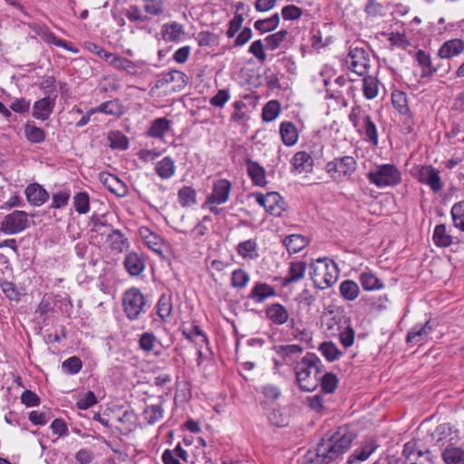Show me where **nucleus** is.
<instances>
[{
    "label": "nucleus",
    "instance_id": "49530a36",
    "mask_svg": "<svg viewBox=\"0 0 464 464\" xmlns=\"http://www.w3.org/2000/svg\"><path fill=\"white\" fill-rule=\"evenodd\" d=\"M319 351L328 362H334L339 359L343 353L333 342H324L319 346Z\"/></svg>",
    "mask_w": 464,
    "mask_h": 464
},
{
    "label": "nucleus",
    "instance_id": "58836bf2",
    "mask_svg": "<svg viewBox=\"0 0 464 464\" xmlns=\"http://www.w3.org/2000/svg\"><path fill=\"white\" fill-rule=\"evenodd\" d=\"M378 448V444L374 440H369L361 448L357 449L349 458V462L353 463V459L359 461L366 460Z\"/></svg>",
    "mask_w": 464,
    "mask_h": 464
},
{
    "label": "nucleus",
    "instance_id": "6ab92c4d",
    "mask_svg": "<svg viewBox=\"0 0 464 464\" xmlns=\"http://www.w3.org/2000/svg\"><path fill=\"white\" fill-rule=\"evenodd\" d=\"M294 169L298 173H309L313 170L314 160L305 151L296 152L292 160Z\"/></svg>",
    "mask_w": 464,
    "mask_h": 464
},
{
    "label": "nucleus",
    "instance_id": "13d9d810",
    "mask_svg": "<svg viewBox=\"0 0 464 464\" xmlns=\"http://www.w3.org/2000/svg\"><path fill=\"white\" fill-rule=\"evenodd\" d=\"M71 193L69 189H61L52 196L51 208H62L68 204Z\"/></svg>",
    "mask_w": 464,
    "mask_h": 464
},
{
    "label": "nucleus",
    "instance_id": "72a5a7b5",
    "mask_svg": "<svg viewBox=\"0 0 464 464\" xmlns=\"http://www.w3.org/2000/svg\"><path fill=\"white\" fill-rule=\"evenodd\" d=\"M100 179L111 192L119 196L125 193L123 183L115 175L102 173Z\"/></svg>",
    "mask_w": 464,
    "mask_h": 464
},
{
    "label": "nucleus",
    "instance_id": "a211bd4d",
    "mask_svg": "<svg viewBox=\"0 0 464 464\" xmlns=\"http://www.w3.org/2000/svg\"><path fill=\"white\" fill-rule=\"evenodd\" d=\"M24 192L27 200L34 206H42L49 198L48 192L39 184H30Z\"/></svg>",
    "mask_w": 464,
    "mask_h": 464
},
{
    "label": "nucleus",
    "instance_id": "2f4dec72",
    "mask_svg": "<svg viewBox=\"0 0 464 464\" xmlns=\"http://www.w3.org/2000/svg\"><path fill=\"white\" fill-rule=\"evenodd\" d=\"M415 59L421 67V77H431L437 69L432 65L430 56L423 50H419L415 54Z\"/></svg>",
    "mask_w": 464,
    "mask_h": 464
},
{
    "label": "nucleus",
    "instance_id": "f8f14e48",
    "mask_svg": "<svg viewBox=\"0 0 464 464\" xmlns=\"http://www.w3.org/2000/svg\"><path fill=\"white\" fill-rule=\"evenodd\" d=\"M232 184L226 179H220L213 183L212 191L207 197L205 205H221L229 199Z\"/></svg>",
    "mask_w": 464,
    "mask_h": 464
},
{
    "label": "nucleus",
    "instance_id": "e2e57ef3",
    "mask_svg": "<svg viewBox=\"0 0 464 464\" xmlns=\"http://www.w3.org/2000/svg\"><path fill=\"white\" fill-rule=\"evenodd\" d=\"M234 111L231 114V121L242 123L247 121L248 117L246 116L244 110L246 108V104L242 101H237L233 103Z\"/></svg>",
    "mask_w": 464,
    "mask_h": 464
},
{
    "label": "nucleus",
    "instance_id": "79ce46f5",
    "mask_svg": "<svg viewBox=\"0 0 464 464\" xmlns=\"http://www.w3.org/2000/svg\"><path fill=\"white\" fill-rule=\"evenodd\" d=\"M362 92L366 99L372 100L378 95L379 82L376 77L363 75Z\"/></svg>",
    "mask_w": 464,
    "mask_h": 464
},
{
    "label": "nucleus",
    "instance_id": "412c9836",
    "mask_svg": "<svg viewBox=\"0 0 464 464\" xmlns=\"http://www.w3.org/2000/svg\"><path fill=\"white\" fill-rule=\"evenodd\" d=\"M246 165L247 169V174L251 178L254 185L259 187L266 186V179L265 169L251 159L246 160Z\"/></svg>",
    "mask_w": 464,
    "mask_h": 464
},
{
    "label": "nucleus",
    "instance_id": "bf43d9fd",
    "mask_svg": "<svg viewBox=\"0 0 464 464\" xmlns=\"http://www.w3.org/2000/svg\"><path fill=\"white\" fill-rule=\"evenodd\" d=\"M392 101L394 107L401 113L407 114L410 111L406 93L402 92H393Z\"/></svg>",
    "mask_w": 464,
    "mask_h": 464
},
{
    "label": "nucleus",
    "instance_id": "de8ad7c7",
    "mask_svg": "<svg viewBox=\"0 0 464 464\" xmlns=\"http://www.w3.org/2000/svg\"><path fill=\"white\" fill-rule=\"evenodd\" d=\"M162 417L163 408L160 405H150L143 411L144 420L150 425L155 424L161 420Z\"/></svg>",
    "mask_w": 464,
    "mask_h": 464
},
{
    "label": "nucleus",
    "instance_id": "cd10ccee",
    "mask_svg": "<svg viewBox=\"0 0 464 464\" xmlns=\"http://www.w3.org/2000/svg\"><path fill=\"white\" fill-rule=\"evenodd\" d=\"M306 270V264L303 261L291 262L288 275L284 278V285L295 283L302 279Z\"/></svg>",
    "mask_w": 464,
    "mask_h": 464
},
{
    "label": "nucleus",
    "instance_id": "aec40b11",
    "mask_svg": "<svg viewBox=\"0 0 464 464\" xmlns=\"http://www.w3.org/2000/svg\"><path fill=\"white\" fill-rule=\"evenodd\" d=\"M276 295V292L273 286L266 283L256 282L248 297L256 303H263L266 298Z\"/></svg>",
    "mask_w": 464,
    "mask_h": 464
},
{
    "label": "nucleus",
    "instance_id": "a18cd8bd",
    "mask_svg": "<svg viewBox=\"0 0 464 464\" xmlns=\"http://www.w3.org/2000/svg\"><path fill=\"white\" fill-rule=\"evenodd\" d=\"M322 392L323 394H330L333 393L338 384V379L336 375L333 372H325L324 374L321 373L320 382Z\"/></svg>",
    "mask_w": 464,
    "mask_h": 464
},
{
    "label": "nucleus",
    "instance_id": "f257e3e1",
    "mask_svg": "<svg viewBox=\"0 0 464 464\" xmlns=\"http://www.w3.org/2000/svg\"><path fill=\"white\" fill-rule=\"evenodd\" d=\"M355 437V434L346 426L328 431L321 439L314 451L309 450L305 454L306 463L330 464L351 448Z\"/></svg>",
    "mask_w": 464,
    "mask_h": 464
},
{
    "label": "nucleus",
    "instance_id": "69168bd1",
    "mask_svg": "<svg viewBox=\"0 0 464 464\" xmlns=\"http://www.w3.org/2000/svg\"><path fill=\"white\" fill-rule=\"evenodd\" d=\"M63 369L69 374H76L78 373L82 367V362L81 361V359L77 356H72L68 359H66L63 362Z\"/></svg>",
    "mask_w": 464,
    "mask_h": 464
},
{
    "label": "nucleus",
    "instance_id": "6e6552de",
    "mask_svg": "<svg viewBox=\"0 0 464 464\" xmlns=\"http://www.w3.org/2000/svg\"><path fill=\"white\" fill-rule=\"evenodd\" d=\"M346 63L358 75L363 76L369 72L370 56L362 47H351Z\"/></svg>",
    "mask_w": 464,
    "mask_h": 464
},
{
    "label": "nucleus",
    "instance_id": "ddd939ff",
    "mask_svg": "<svg viewBox=\"0 0 464 464\" xmlns=\"http://www.w3.org/2000/svg\"><path fill=\"white\" fill-rule=\"evenodd\" d=\"M464 51V41L459 38L446 41L439 49L438 56L441 59H450Z\"/></svg>",
    "mask_w": 464,
    "mask_h": 464
},
{
    "label": "nucleus",
    "instance_id": "ea45409f",
    "mask_svg": "<svg viewBox=\"0 0 464 464\" xmlns=\"http://www.w3.org/2000/svg\"><path fill=\"white\" fill-rule=\"evenodd\" d=\"M175 163L170 157H165L157 162L156 173L163 179L171 178L175 173Z\"/></svg>",
    "mask_w": 464,
    "mask_h": 464
},
{
    "label": "nucleus",
    "instance_id": "473e14b6",
    "mask_svg": "<svg viewBox=\"0 0 464 464\" xmlns=\"http://www.w3.org/2000/svg\"><path fill=\"white\" fill-rule=\"evenodd\" d=\"M170 121L167 118H158L151 122L148 130V135L152 138L161 139L169 131Z\"/></svg>",
    "mask_w": 464,
    "mask_h": 464
},
{
    "label": "nucleus",
    "instance_id": "0e129e2a",
    "mask_svg": "<svg viewBox=\"0 0 464 464\" xmlns=\"http://www.w3.org/2000/svg\"><path fill=\"white\" fill-rule=\"evenodd\" d=\"M43 39L48 43V44H54L55 46H58V47H63V49L65 50H68V51H71L74 53H76L78 52L77 49L75 48H72L70 46V44L56 37L54 35V34H53L52 32H50V30L48 29L45 33V34L44 35Z\"/></svg>",
    "mask_w": 464,
    "mask_h": 464
},
{
    "label": "nucleus",
    "instance_id": "423d86ee",
    "mask_svg": "<svg viewBox=\"0 0 464 464\" xmlns=\"http://www.w3.org/2000/svg\"><path fill=\"white\" fill-rule=\"evenodd\" d=\"M122 304L126 316L131 321L145 312V297L137 288H130L124 293Z\"/></svg>",
    "mask_w": 464,
    "mask_h": 464
},
{
    "label": "nucleus",
    "instance_id": "4be33fe9",
    "mask_svg": "<svg viewBox=\"0 0 464 464\" xmlns=\"http://www.w3.org/2000/svg\"><path fill=\"white\" fill-rule=\"evenodd\" d=\"M361 131H357L360 135L364 136V140L373 146H377L379 143L378 131L375 123L368 114L364 117V121L361 123Z\"/></svg>",
    "mask_w": 464,
    "mask_h": 464
},
{
    "label": "nucleus",
    "instance_id": "0eeeda50",
    "mask_svg": "<svg viewBox=\"0 0 464 464\" xmlns=\"http://www.w3.org/2000/svg\"><path fill=\"white\" fill-rule=\"evenodd\" d=\"M28 227V214L23 210H14L3 218L0 231L5 235H15L23 232Z\"/></svg>",
    "mask_w": 464,
    "mask_h": 464
},
{
    "label": "nucleus",
    "instance_id": "dca6fc26",
    "mask_svg": "<svg viewBox=\"0 0 464 464\" xmlns=\"http://www.w3.org/2000/svg\"><path fill=\"white\" fill-rule=\"evenodd\" d=\"M139 235L144 241V243L150 247L152 251L161 254L162 253V245L163 240L160 235L155 232H152L147 227H141L139 229Z\"/></svg>",
    "mask_w": 464,
    "mask_h": 464
},
{
    "label": "nucleus",
    "instance_id": "f704fd0d",
    "mask_svg": "<svg viewBox=\"0 0 464 464\" xmlns=\"http://www.w3.org/2000/svg\"><path fill=\"white\" fill-rule=\"evenodd\" d=\"M341 296L346 301L355 300L360 294V288L356 282L346 279L339 286Z\"/></svg>",
    "mask_w": 464,
    "mask_h": 464
},
{
    "label": "nucleus",
    "instance_id": "338daca9",
    "mask_svg": "<svg viewBox=\"0 0 464 464\" xmlns=\"http://www.w3.org/2000/svg\"><path fill=\"white\" fill-rule=\"evenodd\" d=\"M276 353L283 358H290L294 355L300 354L303 348L298 344H285L276 347Z\"/></svg>",
    "mask_w": 464,
    "mask_h": 464
},
{
    "label": "nucleus",
    "instance_id": "2eb2a0df",
    "mask_svg": "<svg viewBox=\"0 0 464 464\" xmlns=\"http://www.w3.org/2000/svg\"><path fill=\"white\" fill-rule=\"evenodd\" d=\"M124 266L130 276H137L144 271L145 260L141 255L131 252L126 256Z\"/></svg>",
    "mask_w": 464,
    "mask_h": 464
},
{
    "label": "nucleus",
    "instance_id": "e433bc0d",
    "mask_svg": "<svg viewBox=\"0 0 464 464\" xmlns=\"http://www.w3.org/2000/svg\"><path fill=\"white\" fill-rule=\"evenodd\" d=\"M185 34L183 26L179 23L165 24L162 28V36L165 41L178 42Z\"/></svg>",
    "mask_w": 464,
    "mask_h": 464
},
{
    "label": "nucleus",
    "instance_id": "f3484780",
    "mask_svg": "<svg viewBox=\"0 0 464 464\" xmlns=\"http://www.w3.org/2000/svg\"><path fill=\"white\" fill-rule=\"evenodd\" d=\"M97 112L121 117L124 113V107L119 100L102 102L99 106L90 109V114Z\"/></svg>",
    "mask_w": 464,
    "mask_h": 464
},
{
    "label": "nucleus",
    "instance_id": "c03bdc74",
    "mask_svg": "<svg viewBox=\"0 0 464 464\" xmlns=\"http://www.w3.org/2000/svg\"><path fill=\"white\" fill-rule=\"evenodd\" d=\"M179 202L183 208H189L196 204V190L191 187H183L178 193Z\"/></svg>",
    "mask_w": 464,
    "mask_h": 464
},
{
    "label": "nucleus",
    "instance_id": "a878e982",
    "mask_svg": "<svg viewBox=\"0 0 464 464\" xmlns=\"http://www.w3.org/2000/svg\"><path fill=\"white\" fill-rule=\"evenodd\" d=\"M280 136L285 145L293 146L298 140V131L291 121H283L280 124Z\"/></svg>",
    "mask_w": 464,
    "mask_h": 464
},
{
    "label": "nucleus",
    "instance_id": "774afa93",
    "mask_svg": "<svg viewBox=\"0 0 464 464\" xmlns=\"http://www.w3.org/2000/svg\"><path fill=\"white\" fill-rule=\"evenodd\" d=\"M388 40L391 42L392 45L400 47L403 50H406L411 46V42L404 34L391 33Z\"/></svg>",
    "mask_w": 464,
    "mask_h": 464
},
{
    "label": "nucleus",
    "instance_id": "7ed1b4c3",
    "mask_svg": "<svg viewBox=\"0 0 464 464\" xmlns=\"http://www.w3.org/2000/svg\"><path fill=\"white\" fill-rule=\"evenodd\" d=\"M310 275L314 285L324 290L335 284L338 278V268L334 261L319 258L311 265Z\"/></svg>",
    "mask_w": 464,
    "mask_h": 464
},
{
    "label": "nucleus",
    "instance_id": "09e8293b",
    "mask_svg": "<svg viewBox=\"0 0 464 464\" xmlns=\"http://www.w3.org/2000/svg\"><path fill=\"white\" fill-rule=\"evenodd\" d=\"M24 135L32 143H41L45 140L44 130L31 123L25 124Z\"/></svg>",
    "mask_w": 464,
    "mask_h": 464
},
{
    "label": "nucleus",
    "instance_id": "c9c22d12",
    "mask_svg": "<svg viewBox=\"0 0 464 464\" xmlns=\"http://www.w3.org/2000/svg\"><path fill=\"white\" fill-rule=\"evenodd\" d=\"M307 244V238L300 234H293L284 239V245L290 253H298L304 248Z\"/></svg>",
    "mask_w": 464,
    "mask_h": 464
},
{
    "label": "nucleus",
    "instance_id": "bb28decb",
    "mask_svg": "<svg viewBox=\"0 0 464 464\" xmlns=\"http://www.w3.org/2000/svg\"><path fill=\"white\" fill-rule=\"evenodd\" d=\"M107 240L110 244V247L119 253L127 250L130 246L128 238L119 229L112 230L108 235Z\"/></svg>",
    "mask_w": 464,
    "mask_h": 464
},
{
    "label": "nucleus",
    "instance_id": "052dcab7",
    "mask_svg": "<svg viewBox=\"0 0 464 464\" xmlns=\"http://www.w3.org/2000/svg\"><path fill=\"white\" fill-rule=\"evenodd\" d=\"M367 115L368 113L360 106L352 108L349 114V120L357 131L362 130L361 123L364 121V117H367Z\"/></svg>",
    "mask_w": 464,
    "mask_h": 464
},
{
    "label": "nucleus",
    "instance_id": "b1692460",
    "mask_svg": "<svg viewBox=\"0 0 464 464\" xmlns=\"http://www.w3.org/2000/svg\"><path fill=\"white\" fill-rule=\"evenodd\" d=\"M159 345L160 341L151 332L143 333L140 336L139 346L143 352L147 353H153L159 356L160 354V351L157 350Z\"/></svg>",
    "mask_w": 464,
    "mask_h": 464
},
{
    "label": "nucleus",
    "instance_id": "4c0bfd02",
    "mask_svg": "<svg viewBox=\"0 0 464 464\" xmlns=\"http://www.w3.org/2000/svg\"><path fill=\"white\" fill-rule=\"evenodd\" d=\"M433 242L437 246L447 247L452 244L453 237L447 232L446 226L437 225L433 232Z\"/></svg>",
    "mask_w": 464,
    "mask_h": 464
},
{
    "label": "nucleus",
    "instance_id": "5fc2aeb1",
    "mask_svg": "<svg viewBox=\"0 0 464 464\" xmlns=\"http://www.w3.org/2000/svg\"><path fill=\"white\" fill-rule=\"evenodd\" d=\"M250 280L249 274L242 269L238 268L232 272L231 275V285L234 288L243 289L245 288Z\"/></svg>",
    "mask_w": 464,
    "mask_h": 464
},
{
    "label": "nucleus",
    "instance_id": "a19ab883",
    "mask_svg": "<svg viewBox=\"0 0 464 464\" xmlns=\"http://www.w3.org/2000/svg\"><path fill=\"white\" fill-rule=\"evenodd\" d=\"M441 456L446 464H464V450L460 448H446Z\"/></svg>",
    "mask_w": 464,
    "mask_h": 464
},
{
    "label": "nucleus",
    "instance_id": "6e6d98bb",
    "mask_svg": "<svg viewBox=\"0 0 464 464\" xmlns=\"http://www.w3.org/2000/svg\"><path fill=\"white\" fill-rule=\"evenodd\" d=\"M110 146L112 149L127 150L129 148L128 138L121 131H111L108 136Z\"/></svg>",
    "mask_w": 464,
    "mask_h": 464
},
{
    "label": "nucleus",
    "instance_id": "c85d7f7f",
    "mask_svg": "<svg viewBox=\"0 0 464 464\" xmlns=\"http://www.w3.org/2000/svg\"><path fill=\"white\" fill-rule=\"evenodd\" d=\"M162 84L175 83L174 91H180L188 83V76L178 70H173L164 74L161 79Z\"/></svg>",
    "mask_w": 464,
    "mask_h": 464
},
{
    "label": "nucleus",
    "instance_id": "864d4df0",
    "mask_svg": "<svg viewBox=\"0 0 464 464\" xmlns=\"http://www.w3.org/2000/svg\"><path fill=\"white\" fill-rule=\"evenodd\" d=\"M450 214L455 227L464 231V200L455 203Z\"/></svg>",
    "mask_w": 464,
    "mask_h": 464
},
{
    "label": "nucleus",
    "instance_id": "4d7b16f0",
    "mask_svg": "<svg viewBox=\"0 0 464 464\" xmlns=\"http://www.w3.org/2000/svg\"><path fill=\"white\" fill-rule=\"evenodd\" d=\"M158 314L163 320L167 319L171 315L172 312V302L171 297L166 295L160 296L158 304Z\"/></svg>",
    "mask_w": 464,
    "mask_h": 464
},
{
    "label": "nucleus",
    "instance_id": "5701e85b",
    "mask_svg": "<svg viewBox=\"0 0 464 464\" xmlns=\"http://www.w3.org/2000/svg\"><path fill=\"white\" fill-rule=\"evenodd\" d=\"M266 314L275 324H284L289 318V314L285 307L280 304H273L266 309Z\"/></svg>",
    "mask_w": 464,
    "mask_h": 464
},
{
    "label": "nucleus",
    "instance_id": "9b49d317",
    "mask_svg": "<svg viewBox=\"0 0 464 464\" xmlns=\"http://www.w3.org/2000/svg\"><path fill=\"white\" fill-rule=\"evenodd\" d=\"M417 179L430 188V189L437 193L443 188V182L440 176V170L432 166H420L416 169L415 174Z\"/></svg>",
    "mask_w": 464,
    "mask_h": 464
},
{
    "label": "nucleus",
    "instance_id": "3c124183",
    "mask_svg": "<svg viewBox=\"0 0 464 464\" xmlns=\"http://www.w3.org/2000/svg\"><path fill=\"white\" fill-rule=\"evenodd\" d=\"M279 14H274L271 17L266 19H260L255 22V28L262 33L270 32L276 29L279 24Z\"/></svg>",
    "mask_w": 464,
    "mask_h": 464
},
{
    "label": "nucleus",
    "instance_id": "8fccbe9b",
    "mask_svg": "<svg viewBox=\"0 0 464 464\" xmlns=\"http://www.w3.org/2000/svg\"><path fill=\"white\" fill-rule=\"evenodd\" d=\"M280 111V103L276 100H272L264 106L262 111V119L266 122L272 121L277 118Z\"/></svg>",
    "mask_w": 464,
    "mask_h": 464
},
{
    "label": "nucleus",
    "instance_id": "f03ea898",
    "mask_svg": "<svg viewBox=\"0 0 464 464\" xmlns=\"http://www.w3.org/2000/svg\"><path fill=\"white\" fill-rule=\"evenodd\" d=\"M322 362L314 353H307L296 363L295 373L299 388L304 392H313L319 385L322 373Z\"/></svg>",
    "mask_w": 464,
    "mask_h": 464
},
{
    "label": "nucleus",
    "instance_id": "39448f33",
    "mask_svg": "<svg viewBox=\"0 0 464 464\" xmlns=\"http://www.w3.org/2000/svg\"><path fill=\"white\" fill-rule=\"evenodd\" d=\"M324 169L333 179H342L356 171L357 160L353 156L336 157L326 163Z\"/></svg>",
    "mask_w": 464,
    "mask_h": 464
},
{
    "label": "nucleus",
    "instance_id": "393cba45",
    "mask_svg": "<svg viewBox=\"0 0 464 464\" xmlns=\"http://www.w3.org/2000/svg\"><path fill=\"white\" fill-rule=\"evenodd\" d=\"M432 325L430 321H427L423 324H416L414 325L407 334L406 341L407 343H419L424 340L428 334L432 332Z\"/></svg>",
    "mask_w": 464,
    "mask_h": 464
},
{
    "label": "nucleus",
    "instance_id": "20e7f679",
    "mask_svg": "<svg viewBox=\"0 0 464 464\" xmlns=\"http://www.w3.org/2000/svg\"><path fill=\"white\" fill-rule=\"evenodd\" d=\"M371 184L377 188L395 187L401 182V173L394 164H377L366 174Z\"/></svg>",
    "mask_w": 464,
    "mask_h": 464
},
{
    "label": "nucleus",
    "instance_id": "37998d69",
    "mask_svg": "<svg viewBox=\"0 0 464 464\" xmlns=\"http://www.w3.org/2000/svg\"><path fill=\"white\" fill-rule=\"evenodd\" d=\"M257 245L253 239L243 241L237 245V254L243 258L254 259L257 257L256 254Z\"/></svg>",
    "mask_w": 464,
    "mask_h": 464
},
{
    "label": "nucleus",
    "instance_id": "680f3d73",
    "mask_svg": "<svg viewBox=\"0 0 464 464\" xmlns=\"http://www.w3.org/2000/svg\"><path fill=\"white\" fill-rule=\"evenodd\" d=\"M287 34L288 32L286 30H280L276 34L266 36L265 39L266 47L272 51L276 50L284 42Z\"/></svg>",
    "mask_w": 464,
    "mask_h": 464
},
{
    "label": "nucleus",
    "instance_id": "c756f323",
    "mask_svg": "<svg viewBox=\"0 0 464 464\" xmlns=\"http://www.w3.org/2000/svg\"><path fill=\"white\" fill-rule=\"evenodd\" d=\"M108 63L117 70H122L130 74H134L137 72V66L132 61L117 53L111 54Z\"/></svg>",
    "mask_w": 464,
    "mask_h": 464
},
{
    "label": "nucleus",
    "instance_id": "7c9ffc66",
    "mask_svg": "<svg viewBox=\"0 0 464 464\" xmlns=\"http://www.w3.org/2000/svg\"><path fill=\"white\" fill-rule=\"evenodd\" d=\"M359 280L362 288L366 291L380 290L384 287L382 281L370 270L361 273Z\"/></svg>",
    "mask_w": 464,
    "mask_h": 464
},
{
    "label": "nucleus",
    "instance_id": "603ef678",
    "mask_svg": "<svg viewBox=\"0 0 464 464\" xmlns=\"http://www.w3.org/2000/svg\"><path fill=\"white\" fill-rule=\"evenodd\" d=\"M73 206L79 214H86L90 210V198L85 191H81L73 196Z\"/></svg>",
    "mask_w": 464,
    "mask_h": 464
},
{
    "label": "nucleus",
    "instance_id": "1a4fd4ad",
    "mask_svg": "<svg viewBox=\"0 0 464 464\" xmlns=\"http://www.w3.org/2000/svg\"><path fill=\"white\" fill-rule=\"evenodd\" d=\"M402 455L405 464H433L431 452L420 450L412 440L404 444Z\"/></svg>",
    "mask_w": 464,
    "mask_h": 464
},
{
    "label": "nucleus",
    "instance_id": "9d476101",
    "mask_svg": "<svg viewBox=\"0 0 464 464\" xmlns=\"http://www.w3.org/2000/svg\"><path fill=\"white\" fill-rule=\"evenodd\" d=\"M255 197L257 203L270 215L281 217L285 211V202L277 192H268L266 195L256 193Z\"/></svg>",
    "mask_w": 464,
    "mask_h": 464
},
{
    "label": "nucleus",
    "instance_id": "4468645a",
    "mask_svg": "<svg viewBox=\"0 0 464 464\" xmlns=\"http://www.w3.org/2000/svg\"><path fill=\"white\" fill-rule=\"evenodd\" d=\"M54 104L55 99L49 96L36 101L33 108V116L41 121L47 120L53 112Z\"/></svg>",
    "mask_w": 464,
    "mask_h": 464
}]
</instances>
